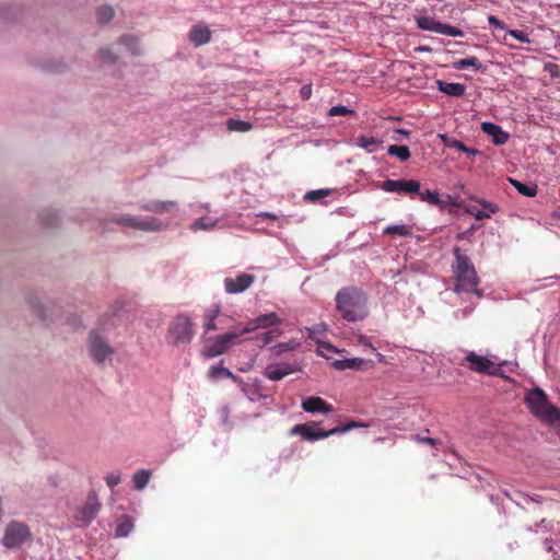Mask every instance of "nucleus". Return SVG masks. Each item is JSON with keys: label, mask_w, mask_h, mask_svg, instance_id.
<instances>
[{"label": "nucleus", "mask_w": 560, "mask_h": 560, "mask_svg": "<svg viewBox=\"0 0 560 560\" xmlns=\"http://www.w3.org/2000/svg\"><path fill=\"white\" fill-rule=\"evenodd\" d=\"M115 222L120 225L129 226L145 232H156L162 230L161 221L153 217L139 218L132 215H125L118 218Z\"/></svg>", "instance_id": "nucleus-10"}, {"label": "nucleus", "mask_w": 560, "mask_h": 560, "mask_svg": "<svg viewBox=\"0 0 560 560\" xmlns=\"http://www.w3.org/2000/svg\"><path fill=\"white\" fill-rule=\"evenodd\" d=\"M453 67L457 70H464L467 69L468 67H472L476 70H480L482 68V65L479 62L477 57H469L455 61Z\"/></svg>", "instance_id": "nucleus-34"}, {"label": "nucleus", "mask_w": 560, "mask_h": 560, "mask_svg": "<svg viewBox=\"0 0 560 560\" xmlns=\"http://www.w3.org/2000/svg\"><path fill=\"white\" fill-rule=\"evenodd\" d=\"M176 201L173 200H151L140 206V209L143 211L154 212V213H165L171 212L176 207Z\"/></svg>", "instance_id": "nucleus-18"}, {"label": "nucleus", "mask_w": 560, "mask_h": 560, "mask_svg": "<svg viewBox=\"0 0 560 560\" xmlns=\"http://www.w3.org/2000/svg\"><path fill=\"white\" fill-rule=\"evenodd\" d=\"M88 346L90 355L98 364L114 353V349L95 331L90 332Z\"/></svg>", "instance_id": "nucleus-11"}, {"label": "nucleus", "mask_w": 560, "mask_h": 560, "mask_svg": "<svg viewBox=\"0 0 560 560\" xmlns=\"http://www.w3.org/2000/svg\"><path fill=\"white\" fill-rule=\"evenodd\" d=\"M282 323L281 318L277 313L271 312L268 314L260 315L249 322L246 323L244 328L242 329L243 334L253 332L259 328H269L273 326H278Z\"/></svg>", "instance_id": "nucleus-14"}, {"label": "nucleus", "mask_w": 560, "mask_h": 560, "mask_svg": "<svg viewBox=\"0 0 560 560\" xmlns=\"http://www.w3.org/2000/svg\"><path fill=\"white\" fill-rule=\"evenodd\" d=\"M465 236H466V233H460V234L457 235V238L458 240H463V238H465Z\"/></svg>", "instance_id": "nucleus-55"}, {"label": "nucleus", "mask_w": 560, "mask_h": 560, "mask_svg": "<svg viewBox=\"0 0 560 560\" xmlns=\"http://www.w3.org/2000/svg\"><path fill=\"white\" fill-rule=\"evenodd\" d=\"M481 130L492 138V142L497 145L505 144L509 140V133L503 131L500 126L493 122H482Z\"/></svg>", "instance_id": "nucleus-16"}, {"label": "nucleus", "mask_w": 560, "mask_h": 560, "mask_svg": "<svg viewBox=\"0 0 560 560\" xmlns=\"http://www.w3.org/2000/svg\"><path fill=\"white\" fill-rule=\"evenodd\" d=\"M219 314H220L219 305H213L212 307L206 310V312L203 314V327H205L206 334L218 329L215 319L219 316Z\"/></svg>", "instance_id": "nucleus-26"}, {"label": "nucleus", "mask_w": 560, "mask_h": 560, "mask_svg": "<svg viewBox=\"0 0 560 560\" xmlns=\"http://www.w3.org/2000/svg\"><path fill=\"white\" fill-rule=\"evenodd\" d=\"M133 528V521L129 515H121L117 520L115 535L117 537H126Z\"/></svg>", "instance_id": "nucleus-27"}, {"label": "nucleus", "mask_w": 560, "mask_h": 560, "mask_svg": "<svg viewBox=\"0 0 560 560\" xmlns=\"http://www.w3.org/2000/svg\"><path fill=\"white\" fill-rule=\"evenodd\" d=\"M255 281V276L246 272L237 275L235 278L226 277L223 281L224 289L229 294H237L247 290Z\"/></svg>", "instance_id": "nucleus-13"}, {"label": "nucleus", "mask_w": 560, "mask_h": 560, "mask_svg": "<svg viewBox=\"0 0 560 560\" xmlns=\"http://www.w3.org/2000/svg\"><path fill=\"white\" fill-rule=\"evenodd\" d=\"M446 145L450 147V148H454L458 151H468V147H466L462 141L459 140H452L450 142H446Z\"/></svg>", "instance_id": "nucleus-47"}, {"label": "nucleus", "mask_w": 560, "mask_h": 560, "mask_svg": "<svg viewBox=\"0 0 560 560\" xmlns=\"http://www.w3.org/2000/svg\"><path fill=\"white\" fill-rule=\"evenodd\" d=\"M301 97L303 100H308L312 95V88L311 85H304L300 90Z\"/></svg>", "instance_id": "nucleus-49"}, {"label": "nucleus", "mask_w": 560, "mask_h": 560, "mask_svg": "<svg viewBox=\"0 0 560 560\" xmlns=\"http://www.w3.org/2000/svg\"><path fill=\"white\" fill-rule=\"evenodd\" d=\"M31 536L32 534L27 525L12 521L5 527L2 542L7 548L15 549L21 547Z\"/></svg>", "instance_id": "nucleus-8"}, {"label": "nucleus", "mask_w": 560, "mask_h": 560, "mask_svg": "<svg viewBox=\"0 0 560 560\" xmlns=\"http://www.w3.org/2000/svg\"><path fill=\"white\" fill-rule=\"evenodd\" d=\"M221 375L232 378L233 381L238 380V377L236 375H234L232 371H230L229 369L223 368V366L213 365L208 371V376L212 380H215Z\"/></svg>", "instance_id": "nucleus-35"}, {"label": "nucleus", "mask_w": 560, "mask_h": 560, "mask_svg": "<svg viewBox=\"0 0 560 560\" xmlns=\"http://www.w3.org/2000/svg\"><path fill=\"white\" fill-rule=\"evenodd\" d=\"M365 427H368V425L363 422L350 421L346 424H342V425H339V427H336V428L325 431L319 427V423L313 421V422H308V423L295 424L291 429V434L301 435L304 440L313 442V441L325 439V438H328V436H331V435H335L338 433H346L352 429L365 428Z\"/></svg>", "instance_id": "nucleus-4"}, {"label": "nucleus", "mask_w": 560, "mask_h": 560, "mask_svg": "<svg viewBox=\"0 0 560 560\" xmlns=\"http://www.w3.org/2000/svg\"><path fill=\"white\" fill-rule=\"evenodd\" d=\"M102 504L95 492H90L84 503L79 506L73 515L78 526H88L95 518Z\"/></svg>", "instance_id": "nucleus-9"}, {"label": "nucleus", "mask_w": 560, "mask_h": 560, "mask_svg": "<svg viewBox=\"0 0 560 560\" xmlns=\"http://www.w3.org/2000/svg\"><path fill=\"white\" fill-rule=\"evenodd\" d=\"M418 197L421 201H427L431 205L438 206L441 209L445 208L450 203L451 196H447V200H442L439 197L438 191H432L430 189H427L425 191L417 192Z\"/></svg>", "instance_id": "nucleus-24"}, {"label": "nucleus", "mask_w": 560, "mask_h": 560, "mask_svg": "<svg viewBox=\"0 0 560 560\" xmlns=\"http://www.w3.org/2000/svg\"><path fill=\"white\" fill-rule=\"evenodd\" d=\"M438 89L446 95L460 97L465 94L466 88L460 83H450L442 80L436 82Z\"/></svg>", "instance_id": "nucleus-23"}, {"label": "nucleus", "mask_w": 560, "mask_h": 560, "mask_svg": "<svg viewBox=\"0 0 560 560\" xmlns=\"http://www.w3.org/2000/svg\"><path fill=\"white\" fill-rule=\"evenodd\" d=\"M226 127L230 131L236 132H247L253 128L250 122L233 118L226 121Z\"/></svg>", "instance_id": "nucleus-33"}, {"label": "nucleus", "mask_w": 560, "mask_h": 560, "mask_svg": "<svg viewBox=\"0 0 560 560\" xmlns=\"http://www.w3.org/2000/svg\"><path fill=\"white\" fill-rule=\"evenodd\" d=\"M302 408L306 412H324L328 413L332 411V407L328 405L323 398L320 397H307L302 401Z\"/></svg>", "instance_id": "nucleus-17"}, {"label": "nucleus", "mask_w": 560, "mask_h": 560, "mask_svg": "<svg viewBox=\"0 0 560 560\" xmlns=\"http://www.w3.org/2000/svg\"><path fill=\"white\" fill-rule=\"evenodd\" d=\"M298 346H299V343H296V342H294V341L280 342V343H277L276 346H273V347H272V350H273L276 353H282V352L292 351V350H294Z\"/></svg>", "instance_id": "nucleus-41"}, {"label": "nucleus", "mask_w": 560, "mask_h": 560, "mask_svg": "<svg viewBox=\"0 0 560 560\" xmlns=\"http://www.w3.org/2000/svg\"><path fill=\"white\" fill-rule=\"evenodd\" d=\"M381 188L387 192L412 195L419 192L421 184L416 179H386L382 183Z\"/></svg>", "instance_id": "nucleus-12"}, {"label": "nucleus", "mask_w": 560, "mask_h": 560, "mask_svg": "<svg viewBox=\"0 0 560 560\" xmlns=\"http://www.w3.org/2000/svg\"><path fill=\"white\" fill-rule=\"evenodd\" d=\"M332 368L338 371H343L347 369L350 370H363L366 365V361L362 358H352V359H343V360H335L331 363Z\"/></svg>", "instance_id": "nucleus-22"}, {"label": "nucleus", "mask_w": 560, "mask_h": 560, "mask_svg": "<svg viewBox=\"0 0 560 560\" xmlns=\"http://www.w3.org/2000/svg\"><path fill=\"white\" fill-rule=\"evenodd\" d=\"M114 18V10L110 7L103 5L96 11V19L100 24H105Z\"/></svg>", "instance_id": "nucleus-38"}, {"label": "nucleus", "mask_w": 560, "mask_h": 560, "mask_svg": "<svg viewBox=\"0 0 560 560\" xmlns=\"http://www.w3.org/2000/svg\"><path fill=\"white\" fill-rule=\"evenodd\" d=\"M479 203L483 207V210H477L475 207L466 208V212L474 215L477 220L490 218L491 214L499 211V207L495 203L486 200H479Z\"/></svg>", "instance_id": "nucleus-20"}, {"label": "nucleus", "mask_w": 560, "mask_h": 560, "mask_svg": "<svg viewBox=\"0 0 560 560\" xmlns=\"http://www.w3.org/2000/svg\"><path fill=\"white\" fill-rule=\"evenodd\" d=\"M464 152L468 153V154H471V155H476L478 153V150L472 149V148H468V151H464Z\"/></svg>", "instance_id": "nucleus-54"}, {"label": "nucleus", "mask_w": 560, "mask_h": 560, "mask_svg": "<svg viewBox=\"0 0 560 560\" xmlns=\"http://www.w3.org/2000/svg\"><path fill=\"white\" fill-rule=\"evenodd\" d=\"M151 478V471L148 469H140L132 476L133 488L136 490H142L148 485Z\"/></svg>", "instance_id": "nucleus-29"}, {"label": "nucleus", "mask_w": 560, "mask_h": 560, "mask_svg": "<svg viewBox=\"0 0 560 560\" xmlns=\"http://www.w3.org/2000/svg\"><path fill=\"white\" fill-rule=\"evenodd\" d=\"M439 34L452 37L463 36V32L459 28L445 23H441Z\"/></svg>", "instance_id": "nucleus-40"}, {"label": "nucleus", "mask_w": 560, "mask_h": 560, "mask_svg": "<svg viewBox=\"0 0 560 560\" xmlns=\"http://www.w3.org/2000/svg\"><path fill=\"white\" fill-rule=\"evenodd\" d=\"M105 481L107 483V486L110 488V489H114L117 485L120 483L121 479H120V475L119 474H109L105 477Z\"/></svg>", "instance_id": "nucleus-44"}, {"label": "nucleus", "mask_w": 560, "mask_h": 560, "mask_svg": "<svg viewBox=\"0 0 560 560\" xmlns=\"http://www.w3.org/2000/svg\"><path fill=\"white\" fill-rule=\"evenodd\" d=\"M510 35L513 36L514 38H516L517 40L522 42V43H529L530 42L529 38H528V35L525 34L522 31L512 30V31H510Z\"/></svg>", "instance_id": "nucleus-46"}, {"label": "nucleus", "mask_w": 560, "mask_h": 560, "mask_svg": "<svg viewBox=\"0 0 560 560\" xmlns=\"http://www.w3.org/2000/svg\"><path fill=\"white\" fill-rule=\"evenodd\" d=\"M355 145L359 148H362L366 150L369 153L374 152L378 147L382 145L383 141L374 138V137H368L364 135H360L354 139Z\"/></svg>", "instance_id": "nucleus-25"}, {"label": "nucleus", "mask_w": 560, "mask_h": 560, "mask_svg": "<svg viewBox=\"0 0 560 560\" xmlns=\"http://www.w3.org/2000/svg\"><path fill=\"white\" fill-rule=\"evenodd\" d=\"M512 185L516 188V190L526 197H535L537 195L536 186H528L524 183H521L516 179H511Z\"/></svg>", "instance_id": "nucleus-37"}, {"label": "nucleus", "mask_w": 560, "mask_h": 560, "mask_svg": "<svg viewBox=\"0 0 560 560\" xmlns=\"http://www.w3.org/2000/svg\"><path fill=\"white\" fill-rule=\"evenodd\" d=\"M459 365L466 366L469 371L498 376L500 374V365L492 362L483 355L477 354L475 351H468L466 357L459 362Z\"/></svg>", "instance_id": "nucleus-7"}, {"label": "nucleus", "mask_w": 560, "mask_h": 560, "mask_svg": "<svg viewBox=\"0 0 560 560\" xmlns=\"http://www.w3.org/2000/svg\"><path fill=\"white\" fill-rule=\"evenodd\" d=\"M525 402L530 412L540 420L556 424L560 421V410L552 406L545 392L538 387L530 389L525 397Z\"/></svg>", "instance_id": "nucleus-3"}, {"label": "nucleus", "mask_w": 560, "mask_h": 560, "mask_svg": "<svg viewBox=\"0 0 560 560\" xmlns=\"http://www.w3.org/2000/svg\"><path fill=\"white\" fill-rule=\"evenodd\" d=\"M120 43L127 46L132 54H138V39L133 36H125L120 39Z\"/></svg>", "instance_id": "nucleus-42"}, {"label": "nucleus", "mask_w": 560, "mask_h": 560, "mask_svg": "<svg viewBox=\"0 0 560 560\" xmlns=\"http://www.w3.org/2000/svg\"><path fill=\"white\" fill-rule=\"evenodd\" d=\"M352 113L353 112L351 109H349L342 105L334 106L329 109L330 116H345V115L352 114Z\"/></svg>", "instance_id": "nucleus-43"}, {"label": "nucleus", "mask_w": 560, "mask_h": 560, "mask_svg": "<svg viewBox=\"0 0 560 560\" xmlns=\"http://www.w3.org/2000/svg\"><path fill=\"white\" fill-rule=\"evenodd\" d=\"M217 223H218V221L214 219H211L209 217H202V218H199L196 221H194L190 225V229L192 231H198V230L209 231V230H212L213 228H215Z\"/></svg>", "instance_id": "nucleus-32"}, {"label": "nucleus", "mask_w": 560, "mask_h": 560, "mask_svg": "<svg viewBox=\"0 0 560 560\" xmlns=\"http://www.w3.org/2000/svg\"><path fill=\"white\" fill-rule=\"evenodd\" d=\"M489 24L493 25L497 28L504 30V24L494 15H490L488 18Z\"/></svg>", "instance_id": "nucleus-48"}, {"label": "nucleus", "mask_w": 560, "mask_h": 560, "mask_svg": "<svg viewBox=\"0 0 560 560\" xmlns=\"http://www.w3.org/2000/svg\"><path fill=\"white\" fill-rule=\"evenodd\" d=\"M192 322L186 315H178L168 327V342L173 346L189 343L192 339Z\"/></svg>", "instance_id": "nucleus-6"}, {"label": "nucleus", "mask_w": 560, "mask_h": 560, "mask_svg": "<svg viewBox=\"0 0 560 560\" xmlns=\"http://www.w3.org/2000/svg\"><path fill=\"white\" fill-rule=\"evenodd\" d=\"M442 22H439L430 16H420L417 19V25L420 30L430 31L439 34Z\"/></svg>", "instance_id": "nucleus-30"}, {"label": "nucleus", "mask_w": 560, "mask_h": 560, "mask_svg": "<svg viewBox=\"0 0 560 560\" xmlns=\"http://www.w3.org/2000/svg\"><path fill=\"white\" fill-rule=\"evenodd\" d=\"M453 254L455 256L452 264L456 280L455 292L475 293L481 296V292L478 290L479 277L471 259L458 246L453 248Z\"/></svg>", "instance_id": "nucleus-2"}, {"label": "nucleus", "mask_w": 560, "mask_h": 560, "mask_svg": "<svg viewBox=\"0 0 560 560\" xmlns=\"http://www.w3.org/2000/svg\"><path fill=\"white\" fill-rule=\"evenodd\" d=\"M359 343L364 346V347H369V348H372L373 350H375V348H373L369 337H366V336L361 335L359 337Z\"/></svg>", "instance_id": "nucleus-50"}, {"label": "nucleus", "mask_w": 560, "mask_h": 560, "mask_svg": "<svg viewBox=\"0 0 560 560\" xmlns=\"http://www.w3.org/2000/svg\"><path fill=\"white\" fill-rule=\"evenodd\" d=\"M281 329L273 328L264 334L255 336L253 339L256 341V345L259 348H264L265 346L269 345L272 340L278 338L281 335Z\"/></svg>", "instance_id": "nucleus-28"}, {"label": "nucleus", "mask_w": 560, "mask_h": 560, "mask_svg": "<svg viewBox=\"0 0 560 560\" xmlns=\"http://www.w3.org/2000/svg\"><path fill=\"white\" fill-rule=\"evenodd\" d=\"M336 310L347 322L363 320L369 315L366 294L354 287L340 289L335 298Z\"/></svg>", "instance_id": "nucleus-1"}, {"label": "nucleus", "mask_w": 560, "mask_h": 560, "mask_svg": "<svg viewBox=\"0 0 560 560\" xmlns=\"http://www.w3.org/2000/svg\"><path fill=\"white\" fill-rule=\"evenodd\" d=\"M293 372H294V370L291 368L290 364H280V365L271 364L265 369L264 375L271 381H280L284 376H287Z\"/></svg>", "instance_id": "nucleus-19"}, {"label": "nucleus", "mask_w": 560, "mask_h": 560, "mask_svg": "<svg viewBox=\"0 0 560 560\" xmlns=\"http://www.w3.org/2000/svg\"><path fill=\"white\" fill-rule=\"evenodd\" d=\"M243 335L241 329L240 331H229L215 336L208 340L203 347L202 355L207 359H211L226 353L232 346L241 343L240 337Z\"/></svg>", "instance_id": "nucleus-5"}, {"label": "nucleus", "mask_w": 560, "mask_h": 560, "mask_svg": "<svg viewBox=\"0 0 560 560\" xmlns=\"http://www.w3.org/2000/svg\"><path fill=\"white\" fill-rule=\"evenodd\" d=\"M419 441L422 442V443H427L429 445H432V446L436 445V443H438L436 440L432 439V438H421V439H419Z\"/></svg>", "instance_id": "nucleus-51"}, {"label": "nucleus", "mask_w": 560, "mask_h": 560, "mask_svg": "<svg viewBox=\"0 0 560 560\" xmlns=\"http://www.w3.org/2000/svg\"><path fill=\"white\" fill-rule=\"evenodd\" d=\"M258 217L269 218L271 220H276L277 219V215L273 214V213H270V212H261V213L258 214Z\"/></svg>", "instance_id": "nucleus-52"}, {"label": "nucleus", "mask_w": 560, "mask_h": 560, "mask_svg": "<svg viewBox=\"0 0 560 560\" xmlns=\"http://www.w3.org/2000/svg\"><path fill=\"white\" fill-rule=\"evenodd\" d=\"M189 39L196 46L205 45L211 39V32L207 26L195 25L189 32Z\"/></svg>", "instance_id": "nucleus-21"}, {"label": "nucleus", "mask_w": 560, "mask_h": 560, "mask_svg": "<svg viewBox=\"0 0 560 560\" xmlns=\"http://www.w3.org/2000/svg\"><path fill=\"white\" fill-rule=\"evenodd\" d=\"M98 55H100V58L104 62H115L116 61V56L114 54H112L108 49H101L98 51Z\"/></svg>", "instance_id": "nucleus-45"}, {"label": "nucleus", "mask_w": 560, "mask_h": 560, "mask_svg": "<svg viewBox=\"0 0 560 560\" xmlns=\"http://www.w3.org/2000/svg\"><path fill=\"white\" fill-rule=\"evenodd\" d=\"M384 233L388 235H396L400 237H405L411 234V230L408 225L397 224V225H388L384 229Z\"/></svg>", "instance_id": "nucleus-36"}, {"label": "nucleus", "mask_w": 560, "mask_h": 560, "mask_svg": "<svg viewBox=\"0 0 560 560\" xmlns=\"http://www.w3.org/2000/svg\"><path fill=\"white\" fill-rule=\"evenodd\" d=\"M328 195H330L329 189L311 190L305 194L304 199L310 202H316Z\"/></svg>", "instance_id": "nucleus-39"}, {"label": "nucleus", "mask_w": 560, "mask_h": 560, "mask_svg": "<svg viewBox=\"0 0 560 560\" xmlns=\"http://www.w3.org/2000/svg\"><path fill=\"white\" fill-rule=\"evenodd\" d=\"M395 132L400 133L401 136H405L406 138H408L410 136V131L405 130V129H396Z\"/></svg>", "instance_id": "nucleus-53"}, {"label": "nucleus", "mask_w": 560, "mask_h": 560, "mask_svg": "<svg viewBox=\"0 0 560 560\" xmlns=\"http://www.w3.org/2000/svg\"><path fill=\"white\" fill-rule=\"evenodd\" d=\"M388 155L398 158L401 162H405L410 159V150L407 145H396L392 144L387 149Z\"/></svg>", "instance_id": "nucleus-31"}, {"label": "nucleus", "mask_w": 560, "mask_h": 560, "mask_svg": "<svg viewBox=\"0 0 560 560\" xmlns=\"http://www.w3.org/2000/svg\"><path fill=\"white\" fill-rule=\"evenodd\" d=\"M326 330H327L326 324H318L312 328H308V327L306 328L307 337L311 340H314L316 342V345L318 346L317 353L322 357L328 358L327 354L325 353V351L338 353V352H340V350H338L334 345L323 341V340H319L317 338V335H322Z\"/></svg>", "instance_id": "nucleus-15"}]
</instances>
